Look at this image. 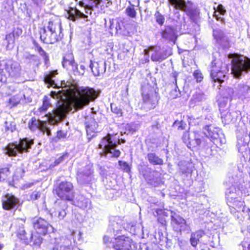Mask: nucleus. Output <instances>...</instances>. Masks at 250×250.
Here are the masks:
<instances>
[{
	"label": "nucleus",
	"mask_w": 250,
	"mask_h": 250,
	"mask_svg": "<svg viewBox=\"0 0 250 250\" xmlns=\"http://www.w3.org/2000/svg\"><path fill=\"white\" fill-rule=\"evenodd\" d=\"M70 94L67 90H64L63 88L57 92H51V96L53 98L59 99V100L57 101L56 108L53 110L52 113L46 115L47 121L50 124H57L66 117V106L64 101Z\"/></svg>",
	"instance_id": "1"
},
{
	"label": "nucleus",
	"mask_w": 250,
	"mask_h": 250,
	"mask_svg": "<svg viewBox=\"0 0 250 250\" xmlns=\"http://www.w3.org/2000/svg\"><path fill=\"white\" fill-rule=\"evenodd\" d=\"M62 24L60 20L50 21L40 31V39L44 43L53 44L62 38Z\"/></svg>",
	"instance_id": "2"
},
{
	"label": "nucleus",
	"mask_w": 250,
	"mask_h": 250,
	"mask_svg": "<svg viewBox=\"0 0 250 250\" xmlns=\"http://www.w3.org/2000/svg\"><path fill=\"white\" fill-rule=\"evenodd\" d=\"M76 92L77 95H74L71 101V104L76 110L83 109L97 97L95 89L89 87H78Z\"/></svg>",
	"instance_id": "3"
},
{
	"label": "nucleus",
	"mask_w": 250,
	"mask_h": 250,
	"mask_svg": "<svg viewBox=\"0 0 250 250\" xmlns=\"http://www.w3.org/2000/svg\"><path fill=\"white\" fill-rule=\"evenodd\" d=\"M112 135L108 134L105 137H103L98 145V148L102 149L100 152L101 156H107L109 154L111 157L118 158L121 154L119 150L116 148L118 145L124 144L125 142V140L118 139L117 142L114 141L112 139Z\"/></svg>",
	"instance_id": "4"
},
{
	"label": "nucleus",
	"mask_w": 250,
	"mask_h": 250,
	"mask_svg": "<svg viewBox=\"0 0 250 250\" xmlns=\"http://www.w3.org/2000/svg\"><path fill=\"white\" fill-rule=\"evenodd\" d=\"M231 59V73L236 78H239L243 72L248 73L250 70V59L243 55L230 54L228 56Z\"/></svg>",
	"instance_id": "5"
},
{
	"label": "nucleus",
	"mask_w": 250,
	"mask_h": 250,
	"mask_svg": "<svg viewBox=\"0 0 250 250\" xmlns=\"http://www.w3.org/2000/svg\"><path fill=\"white\" fill-rule=\"evenodd\" d=\"M21 68L20 64L12 60L0 61V81L6 82L7 78L10 76H19Z\"/></svg>",
	"instance_id": "6"
},
{
	"label": "nucleus",
	"mask_w": 250,
	"mask_h": 250,
	"mask_svg": "<svg viewBox=\"0 0 250 250\" xmlns=\"http://www.w3.org/2000/svg\"><path fill=\"white\" fill-rule=\"evenodd\" d=\"M168 2L177 9L182 10L189 17L191 21L198 24L200 20L199 10L192 7L191 2L187 3L184 0H168Z\"/></svg>",
	"instance_id": "7"
},
{
	"label": "nucleus",
	"mask_w": 250,
	"mask_h": 250,
	"mask_svg": "<svg viewBox=\"0 0 250 250\" xmlns=\"http://www.w3.org/2000/svg\"><path fill=\"white\" fill-rule=\"evenodd\" d=\"M34 144V140L27 138L21 139L18 143L9 144L5 147V154L9 156L15 157L18 153L27 152Z\"/></svg>",
	"instance_id": "8"
},
{
	"label": "nucleus",
	"mask_w": 250,
	"mask_h": 250,
	"mask_svg": "<svg viewBox=\"0 0 250 250\" xmlns=\"http://www.w3.org/2000/svg\"><path fill=\"white\" fill-rule=\"evenodd\" d=\"M227 204L230 213L239 221H243L245 218H250V209L246 207L241 198L227 202Z\"/></svg>",
	"instance_id": "9"
},
{
	"label": "nucleus",
	"mask_w": 250,
	"mask_h": 250,
	"mask_svg": "<svg viewBox=\"0 0 250 250\" xmlns=\"http://www.w3.org/2000/svg\"><path fill=\"white\" fill-rule=\"evenodd\" d=\"M55 191L57 196L62 200L72 201L74 197L73 185L69 181H63L58 183Z\"/></svg>",
	"instance_id": "10"
},
{
	"label": "nucleus",
	"mask_w": 250,
	"mask_h": 250,
	"mask_svg": "<svg viewBox=\"0 0 250 250\" xmlns=\"http://www.w3.org/2000/svg\"><path fill=\"white\" fill-rule=\"evenodd\" d=\"M212 69L210 71V76L215 82L222 83L226 77V73L228 71L227 65L219 61L214 60L211 62Z\"/></svg>",
	"instance_id": "11"
},
{
	"label": "nucleus",
	"mask_w": 250,
	"mask_h": 250,
	"mask_svg": "<svg viewBox=\"0 0 250 250\" xmlns=\"http://www.w3.org/2000/svg\"><path fill=\"white\" fill-rule=\"evenodd\" d=\"M110 238L107 236L104 237V242L105 244H110L112 248L109 250H130L131 248L132 240L128 237L124 235L115 238L114 242L111 244L110 241Z\"/></svg>",
	"instance_id": "12"
},
{
	"label": "nucleus",
	"mask_w": 250,
	"mask_h": 250,
	"mask_svg": "<svg viewBox=\"0 0 250 250\" xmlns=\"http://www.w3.org/2000/svg\"><path fill=\"white\" fill-rule=\"evenodd\" d=\"M204 134L216 145L221 146L226 143V139L221 129L212 125L205 126Z\"/></svg>",
	"instance_id": "13"
},
{
	"label": "nucleus",
	"mask_w": 250,
	"mask_h": 250,
	"mask_svg": "<svg viewBox=\"0 0 250 250\" xmlns=\"http://www.w3.org/2000/svg\"><path fill=\"white\" fill-rule=\"evenodd\" d=\"M139 172L145 179L146 182L154 187H157L161 183V174L146 166H141Z\"/></svg>",
	"instance_id": "14"
},
{
	"label": "nucleus",
	"mask_w": 250,
	"mask_h": 250,
	"mask_svg": "<svg viewBox=\"0 0 250 250\" xmlns=\"http://www.w3.org/2000/svg\"><path fill=\"white\" fill-rule=\"evenodd\" d=\"M151 53V60L153 62H162L171 54L170 49H166L160 46H150L148 49H145V55Z\"/></svg>",
	"instance_id": "15"
},
{
	"label": "nucleus",
	"mask_w": 250,
	"mask_h": 250,
	"mask_svg": "<svg viewBox=\"0 0 250 250\" xmlns=\"http://www.w3.org/2000/svg\"><path fill=\"white\" fill-rule=\"evenodd\" d=\"M142 96L144 103L150 105V108L155 107L158 98L153 86L148 84L143 85L142 87Z\"/></svg>",
	"instance_id": "16"
},
{
	"label": "nucleus",
	"mask_w": 250,
	"mask_h": 250,
	"mask_svg": "<svg viewBox=\"0 0 250 250\" xmlns=\"http://www.w3.org/2000/svg\"><path fill=\"white\" fill-rule=\"evenodd\" d=\"M243 181V180L242 178L234 179L233 177H232L230 179L229 182L232 184V186L227 188L226 191V197L227 202L241 198L239 197L240 193V189L237 187Z\"/></svg>",
	"instance_id": "17"
},
{
	"label": "nucleus",
	"mask_w": 250,
	"mask_h": 250,
	"mask_svg": "<svg viewBox=\"0 0 250 250\" xmlns=\"http://www.w3.org/2000/svg\"><path fill=\"white\" fill-rule=\"evenodd\" d=\"M93 170L91 165L80 169L77 174V180L81 185L89 184L93 180Z\"/></svg>",
	"instance_id": "18"
},
{
	"label": "nucleus",
	"mask_w": 250,
	"mask_h": 250,
	"mask_svg": "<svg viewBox=\"0 0 250 250\" xmlns=\"http://www.w3.org/2000/svg\"><path fill=\"white\" fill-rule=\"evenodd\" d=\"M1 202L3 209L6 210H15L18 208L20 200L15 195L7 193L1 197Z\"/></svg>",
	"instance_id": "19"
},
{
	"label": "nucleus",
	"mask_w": 250,
	"mask_h": 250,
	"mask_svg": "<svg viewBox=\"0 0 250 250\" xmlns=\"http://www.w3.org/2000/svg\"><path fill=\"white\" fill-rule=\"evenodd\" d=\"M46 121H41L33 117L28 122V127L32 131L39 130L43 133H46L48 136L51 134V131L48 126Z\"/></svg>",
	"instance_id": "20"
},
{
	"label": "nucleus",
	"mask_w": 250,
	"mask_h": 250,
	"mask_svg": "<svg viewBox=\"0 0 250 250\" xmlns=\"http://www.w3.org/2000/svg\"><path fill=\"white\" fill-rule=\"evenodd\" d=\"M202 138V136L198 132H193L191 135H189L188 132H185L182 139L187 146L191 148L199 146L201 143Z\"/></svg>",
	"instance_id": "21"
},
{
	"label": "nucleus",
	"mask_w": 250,
	"mask_h": 250,
	"mask_svg": "<svg viewBox=\"0 0 250 250\" xmlns=\"http://www.w3.org/2000/svg\"><path fill=\"white\" fill-rule=\"evenodd\" d=\"M95 114H92L85 119V125L89 141L95 136V133L98 131V125L95 121Z\"/></svg>",
	"instance_id": "22"
},
{
	"label": "nucleus",
	"mask_w": 250,
	"mask_h": 250,
	"mask_svg": "<svg viewBox=\"0 0 250 250\" xmlns=\"http://www.w3.org/2000/svg\"><path fill=\"white\" fill-rule=\"evenodd\" d=\"M171 224L177 226L181 230L189 231L191 230V223L185 220L180 215L174 213L171 216Z\"/></svg>",
	"instance_id": "23"
},
{
	"label": "nucleus",
	"mask_w": 250,
	"mask_h": 250,
	"mask_svg": "<svg viewBox=\"0 0 250 250\" xmlns=\"http://www.w3.org/2000/svg\"><path fill=\"white\" fill-rule=\"evenodd\" d=\"M67 208V206L64 201L56 203L54 205V210L52 211L50 215L52 217H57L59 220H62L66 215Z\"/></svg>",
	"instance_id": "24"
},
{
	"label": "nucleus",
	"mask_w": 250,
	"mask_h": 250,
	"mask_svg": "<svg viewBox=\"0 0 250 250\" xmlns=\"http://www.w3.org/2000/svg\"><path fill=\"white\" fill-rule=\"evenodd\" d=\"M34 229L38 234L45 235L47 233L48 229L51 227L45 220L40 218H34L33 220Z\"/></svg>",
	"instance_id": "25"
},
{
	"label": "nucleus",
	"mask_w": 250,
	"mask_h": 250,
	"mask_svg": "<svg viewBox=\"0 0 250 250\" xmlns=\"http://www.w3.org/2000/svg\"><path fill=\"white\" fill-rule=\"evenodd\" d=\"M62 65L64 68L67 70H72L73 72L78 69L77 65L74 61L72 53L66 54L63 56Z\"/></svg>",
	"instance_id": "26"
},
{
	"label": "nucleus",
	"mask_w": 250,
	"mask_h": 250,
	"mask_svg": "<svg viewBox=\"0 0 250 250\" xmlns=\"http://www.w3.org/2000/svg\"><path fill=\"white\" fill-rule=\"evenodd\" d=\"M71 203L83 209L89 208L91 206V203L90 200L84 197L82 195H78L74 199H72V201H70Z\"/></svg>",
	"instance_id": "27"
},
{
	"label": "nucleus",
	"mask_w": 250,
	"mask_h": 250,
	"mask_svg": "<svg viewBox=\"0 0 250 250\" xmlns=\"http://www.w3.org/2000/svg\"><path fill=\"white\" fill-rule=\"evenodd\" d=\"M90 67L94 76H99L105 72L106 70V63L105 62L103 61L93 62L91 61Z\"/></svg>",
	"instance_id": "28"
},
{
	"label": "nucleus",
	"mask_w": 250,
	"mask_h": 250,
	"mask_svg": "<svg viewBox=\"0 0 250 250\" xmlns=\"http://www.w3.org/2000/svg\"><path fill=\"white\" fill-rule=\"evenodd\" d=\"M161 34L163 39L172 42L175 41L177 37L176 30L169 26H166L162 31Z\"/></svg>",
	"instance_id": "29"
},
{
	"label": "nucleus",
	"mask_w": 250,
	"mask_h": 250,
	"mask_svg": "<svg viewBox=\"0 0 250 250\" xmlns=\"http://www.w3.org/2000/svg\"><path fill=\"white\" fill-rule=\"evenodd\" d=\"M250 92V87L244 83L239 84L235 88V94L238 98L243 99Z\"/></svg>",
	"instance_id": "30"
},
{
	"label": "nucleus",
	"mask_w": 250,
	"mask_h": 250,
	"mask_svg": "<svg viewBox=\"0 0 250 250\" xmlns=\"http://www.w3.org/2000/svg\"><path fill=\"white\" fill-rule=\"evenodd\" d=\"M238 117V113L235 111L227 112L226 113H221L222 122L225 124L234 123Z\"/></svg>",
	"instance_id": "31"
},
{
	"label": "nucleus",
	"mask_w": 250,
	"mask_h": 250,
	"mask_svg": "<svg viewBox=\"0 0 250 250\" xmlns=\"http://www.w3.org/2000/svg\"><path fill=\"white\" fill-rule=\"evenodd\" d=\"M68 19L72 21H75L76 19H86L88 17L76 8H70L67 12Z\"/></svg>",
	"instance_id": "32"
},
{
	"label": "nucleus",
	"mask_w": 250,
	"mask_h": 250,
	"mask_svg": "<svg viewBox=\"0 0 250 250\" xmlns=\"http://www.w3.org/2000/svg\"><path fill=\"white\" fill-rule=\"evenodd\" d=\"M204 234L205 233L203 230H197L195 232H191L189 239V242L191 245L193 247L196 248L200 242V239L204 236Z\"/></svg>",
	"instance_id": "33"
},
{
	"label": "nucleus",
	"mask_w": 250,
	"mask_h": 250,
	"mask_svg": "<svg viewBox=\"0 0 250 250\" xmlns=\"http://www.w3.org/2000/svg\"><path fill=\"white\" fill-rule=\"evenodd\" d=\"M147 159L150 164L153 165H162L163 160L153 152H150L147 154Z\"/></svg>",
	"instance_id": "34"
},
{
	"label": "nucleus",
	"mask_w": 250,
	"mask_h": 250,
	"mask_svg": "<svg viewBox=\"0 0 250 250\" xmlns=\"http://www.w3.org/2000/svg\"><path fill=\"white\" fill-rule=\"evenodd\" d=\"M56 74H57V71H52L45 76L44 81L45 83L48 85V87H58L57 84L55 83V81L53 80V78L55 77Z\"/></svg>",
	"instance_id": "35"
},
{
	"label": "nucleus",
	"mask_w": 250,
	"mask_h": 250,
	"mask_svg": "<svg viewBox=\"0 0 250 250\" xmlns=\"http://www.w3.org/2000/svg\"><path fill=\"white\" fill-rule=\"evenodd\" d=\"M178 75V73L176 72H173L171 74V76L174 80L175 85H176L175 89L174 90H172L169 93L170 97L172 99H176L177 97H180V96H181V92L177 85L176 78H177Z\"/></svg>",
	"instance_id": "36"
},
{
	"label": "nucleus",
	"mask_w": 250,
	"mask_h": 250,
	"mask_svg": "<svg viewBox=\"0 0 250 250\" xmlns=\"http://www.w3.org/2000/svg\"><path fill=\"white\" fill-rule=\"evenodd\" d=\"M214 38L220 43L222 44L224 42H227L228 39L224 35L223 31L220 30L216 29L213 31Z\"/></svg>",
	"instance_id": "37"
},
{
	"label": "nucleus",
	"mask_w": 250,
	"mask_h": 250,
	"mask_svg": "<svg viewBox=\"0 0 250 250\" xmlns=\"http://www.w3.org/2000/svg\"><path fill=\"white\" fill-rule=\"evenodd\" d=\"M117 35H126L128 32L124 25V22L121 19H117Z\"/></svg>",
	"instance_id": "38"
},
{
	"label": "nucleus",
	"mask_w": 250,
	"mask_h": 250,
	"mask_svg": "<svg viewBox=\"0 0 250 250\" xmlns=\"http://www.w3.org/2000/svg\"><path fill=\"white\" fill-rule=\"evenodd\" d=\"M136 9L133 4L127 6L125 10V14L131 19H135L137 16Z\"/></svg>",
	"instance_id": "39"
},
{
	"label": "nucleus",
	"mask_w": 250,
	"mask_h": 250,
	"mask_svg": "<svg viewBox=\"0 0 250 250\" xmlns=\"http://www.w3.org/2000/svg\"><path fill=\"white\" fill-rule=\"evenodd\" d=\"M206 98V96L204 93L201 90H198L193 94L191 101L196 103L203 101Z\"/></svg>",
	"instance_id": "40"
},
{
	"label": "nucleus",
	"mask_w": 250,
	"mask_h": 250,
	"mask_svg": "<svg viewBox=\"0 0 250 250\" xmlns=\"http://www.w3.org/2000/svg\"><path fill=\"white\" fill-rule=\"evenodd\" d=\"M68 157L67 153H64L61 156H59L56 159L53 163H51L49 166V168H53L59 165L61 163H62L66 158Z\"/></svg>",
	"instance_id": "41"
},
{
	"label": "nucleus",
	"mask_w": 250,
	"mask_h": 250,
	"mask_svg": "<svg viewBox=\"0 0 250 250\" xmlns=\"http://www.w3.org/2000/svg\"><path fill=\"white\" fill-rule=\"evenodd\" d=\"M5 131L13 132L16 130V124L13 121L6 120L4 123Z\"/></svg>",
	"instance_id": "42"
},
{
	"label": "nucleus",
	"mask_w": 250,
	"mask_h": 250,
	"mask_svg": "<svg viewBox=\"0 0 250 250\" xmlns=\"http://www.w3.org/2000/svg\"><path fill=\"white\" fill-rule=\"evenodd\" d=\"M117 19L109 20V31L111 35H117Z\"/></svg>",
	"instance_id": "43"
},
{
	"label": "nucleus",
	"mask_w": 250,
	"mask_h": 250,
	"mask_svg": "<svg viewBox=\"0 0 250 250\" xmlns=\"http://www.w3.org/2000/svg\"><path fill=\"white\" fill-rule=\"evenodd\" d=\"M116 221L112 223V229L114 231L118 232L121 230L122 228V221L119 218H115Z\"/></svg>",
	"instance_id": "44"
},
{
	"label": "nucleus",
	"mask_w": 250,
	"mask_h": 250,
	"mask_svg": "<svg viewBox=\"0 0 250 250\" xmlns=\"http://www.w3.org/2000/svg\"><path fill=\"white\" fill-rule=\"evenodd\" d=\"M154 16L156 22L161 26L163 25L165 21L164 16L157 11L156 12Z\"/></svg>",
	"instance_id": "45"
},
{
	"label": "nucleus",
	"mask_w": 250,
	"mask_h": 250,
	"mask_svg": "<svg viewBox=\"0 0 250 250\" xmlns=\"http://www.w3.org/2000/svg\"><path fill=\"white\" fill-rule=\"evenodd\" d=\"M234 94H235V91L232 88L228 87L223 90L222 96L224 98H231Z\"/></svg>",
	"instance_id": "46"
},
{
	"label": "nucleus",
	"mask_w": 250,
	"mask_h": 250,
	"mask_svg": "<svg viewBox=\"0 0 250 250\" xmlns=\"http://www.w3.org/2000/svg\"><path fill=\"white\" fill-rule=\"evenodd\" d=\"M9 174L10 172L8 168L4 167L0 169V181L5 180Z\"/></svg>",
	"instance_id": "47"
},
{
	"label": "nucleus",
	"mask_w": 250,
	"mask_h": 250,
	"mask_svg": "<svg viewBox=\"0 0 250 250\" xmlns=\"http://www.w3.org/2000/svg\"><path fill=\"white\" fill-rule=\"evenodd\" d=\"M173 126L177 127L179 130H184L187 126V124L183 121H176L173 124Z\"/></svg>",
	"instance_id": "48"
},
{
	"label": "nucleus",
	"mask_w": 250,
	"mask_h": 250,
	"mask_svg": "<svg viewBox=\"0 0 250 250\" xmlns=\"http://www.w3.org/2000/svg\"><path fill=\"white\" fill-rule=\"evenodd\" d=\"M112 0H95L94 2V5L97 7L99 5L101 6H107L108 4L112 3Z\"/></svg>",
	"instance_id": "49"
},
{
	"label": "nucleus",
	"mask_w": 250,
	"mask_h": 250,
	"mask_svg": "<svg viewBox=\"0 0 250 250\" xmlns=\"http://www.w3.org/2000/svg\"><path fill=\"white\" fill-rule=\"evenodd\" d=\"M21 99L18 96H15L9 99V105L11 107L16 106L20 103Z\"/></svg>",
	"instance_id": "50"
},
{
	"label": "nucleus",
	"mask_w": 250,
	"mask_h": 250,
	"mask_svg": "<svg viewBox=\"0 0 250 250\" xmlns=\"http://www.w3.org/2000/svg\"><path fill=\"white\" fill-rule=\"evenodd\" d=\"M18 236L21 240H28V238L26 235L25 230L23 228L20 229L18 232Z\"/></svg>",
	"instance_id": "51"
},
{
	"label": "nucleus",
	"mask_w": 250,
	"mask_h": 250,
	"mask_svg": "<svg viewBox=\"0 0 250 250\" xmlns=\"http://www.w3.org/2000/svg\"><path fill=\"white\" fill-rule=\"evenodd\" d=\"M119 164L125 171L126 172H128L130 171V167L129 165L126 162L119 161Z\"/></svg>",
	"instance_id": "52"
},
{
	"label": "nucleus",
	"mask_w": 250,
	"mask_h": 250,
	"mask_svg": "<svg viewBox=\"0 0 250 250\" xmlns=\"http://www.w3.org/2000/svg\"><path fill=\"white\" fill-rule=\"evenodd\" d=\"M111 110L113 113L116 114L117 115H122V113L121 109L118 107L115 104H111Z\"/></svg>",
	"instance_id": "53"
},
{
	"label": "nucleus",
	"mask_w": 250,
	"mask_h": 250,
	"mask_svg": "<svg viewBox=\"0 0 250 250\" xmlns=\"http://www.w3.org/2000/svg\"><path fill=\"white\" fill-rule=\"evenodd\" d=\"M22 30L19 28H15L12 32V36L14 38H18L20 35H21Z\"/></svg>",
	"instance_id": "54"
},
{
	"label": "nucleus",
	"mask_w": 250,
	"mask_h": 250,
	"mask_svg": "<svg viewBox=\"0 0 250 250\" xmlns=\"http://www.w3.org/2000/svg\"><path fill=\"white\" fill-rule=\"evenodd\" d=\"M193 76L198 82H201L203 78L202 73L199 70L195 71L193 73Z\"/></svg>",
	"instance_id": "55"
},
{
	"label": "nucleus",
	"mask_w": 250,
	"mask_h": 250,
	"mask_svg": "<svg viewBox=\"0 0 250 250\" xmlns=\"http://www.w3.org/2000/svg\"><path fill=\"white\" fill-rule=\"evenodd\" d=\"M187 165H188V164L186 163L185 165H180V168L181 172L183 173L186 174V173L190 172L191 170L190 168H189V167H187Z\"/></svg>",
	"instance_id": "56"
},
{
	"label": "nucleus",
	"mask_w": 250,
	"mask_h": 250,
	"mask_svg": "<svg viewBox=\"0 0 250 250\" xmlns=\"http://www.w3.org/2000/svg\"><path fill=\"white\" fill-rule=\"evenodd\" d=\"M213 9L216 11V10L221 15H224L226 12V10L224 7V6L222 4H219L217 8H216L215 7H213Z\"/></svg>",
	"instance_id": "57"
},
{
	"label": "nucleus",
	"mask_w": 250,
	"mask_h": 250,
	"mask_svg": "<svg viewBox=\"0 0 250 250\" xmlns=\"http://www.w3.org/2000/svg\"><path fill=\"white\" fill-rule=\"evenodd\" d=\"M85 72V66L83 65H81L80 66L79 68H78L77 70H75V71L74 73L75 74H78L79 75H83Z\"/></svg>",
	"instance_id": "58"
},
{
	"label": "nucleus",
	"mask_w": 250,
	"mask_h": 250,
	"mask_svg": "<svg viewBox=\"0 0 250 250\" xmlns=\"http://www.w3.org/2000/svg\"><path fill=\"white\" fill-rule=\"evenodd\" d=\"M39 53L41 56L43 57L45 63H46L49 61V57L43 49L40 52H39Z\"/></svg>",
	"instance_id": "59"
},
{
	"label": "nucleus",
	"mask_w": 250,
	"mask_h": 250,
	"mask_svg": "<svg viewBox=\"0 0 250 250\" xmlns=\"http://www.w3.org/2000/svg\"><path fill=\"white\" fill-rule=\"evenodd\" d=\"M66 132L62 130L57 132V137L59 139L65 138L66 137Z\"/></svg>",
	"instance_id": "60"
},
{
	"label": "nucleus",
	"mask_w": 250,
	"mask_h": 250,
	"mask_svg": "<svg viewBox=\"0 0 250 250\" xmlns=\"http://www.w3.org/2000/svg\"><path fill=\"white\" fill-rule=\"evenodd\" d=\"M15 39V38H14L12 36V33L6 35L5 37V39L7 41L8 43H10V42H14Z\"/></svg>",
	"instance_id": "61"
},
{
	"label": "nucleus",
	"mask_w": 250,
	"mask_h": 250,
	"mask_svg": "<svg viewBox=\"0 0 250 250\" xmlns=\"http://www.w3.org/2000/svg\"><path fill=\"white\" fill-rule=\"evenodd\" d=\"M41 195V193L38 191H34L31 195V198L32 200L38 199Z\"/></svg>",
	"instance_id": "62"
},
{
	"label": "nucleus",
	"mask_w": 250,
	"mask_h": 250,
	"mask_svg": "<svg viewBox=\"0 0 250 250\" xmlns=\"http://www.w3.org/2000/svg\"><path fill=\"white\" fill-rule=\"evenodd\" d=\"M49 103L48 101V97L47 96H44L43 100V104L42 105L46 109L48 108L49 106Z\"/></svg>",
	"instance_id": "63"
},
{
	"label": "nucleus",
	"mask_w": 250,
	"mask_h": 250,
	"mask_svg": "<svg viewBox=\"0 0 250 250\" xmlns=\"http://www.w3.org/2000/svg\"><path fill=\"white\" fill-rule=\"evenodd\" d=\"M178 245L180 246V247L181 249H182L183 247L186 244V241L182 239H178Z\"/></svg>",
	"instance_id": "64"
}]
</instances>
